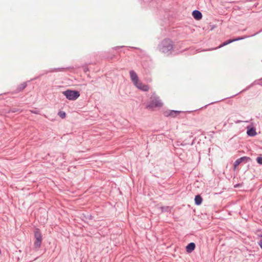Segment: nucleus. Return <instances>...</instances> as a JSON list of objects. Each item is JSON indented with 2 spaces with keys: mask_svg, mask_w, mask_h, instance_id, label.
Returning <instances> with one entry per match:
<instances>
[{
  "mask_svg": "<svg viewBox=\"0 0 262 262\" xmlns=\"http://www.w3.org/2000/svg\"><path fill=\"white\" fill-rule=\"evenodd\" d=\"M247 134L250 137H254L257 134V133L254 127H251L248 128Z\"/></svg>",
  "mask_w": 262,
  "mask_h": 262,
  "instance_id": "nucleus-12",
  "label": "nucleus"
},
{
  "mask_svg": "<svg viewBox=\"0 0 262 262\" xmlns=\"http://www.w3.org/2000/svg\"><path fill=\"white\" fill-rule=\"evenodd\" d=\"M256 161L258 164L262 165V157H257L256 158Z\"/></svg>",
  "mask_w": 262,
  "mask_h": 262,
  "instance_id": "nucleus-21",
  "label": "nucleus"
},
{
  "mask_svg": "<svg viewBox=\"0 0 262 262\" xmlns=\"http://www.w3.org/2000/svg\"><path fill=\"white\" fill-rule=\"evenodd\" d=\"M66 98L69 100H75L80 96V92L78 91L68 90L62 92Z\"/></svg>",
  "mask_w": 262,
  "mask_h": 262,
  "instance_id": "nucleus-2",
  "label": "nucleus"
},
{
  "mask_svg": "<svg viewBox=\"0 0 262 262\" xmlns=\"http://www.w3.org/2000/svg\"><path fill=\"white\" fill-rule=\"evenodd\" d=\"M246 37H238V38H235V39H229L228 40H226V41L224 42L222 44H221V45L219 46V47H218V48H222L224 46H225L231 42H233L234 41H238V40H242V39H245L246 38Z\"/></svg>",
  "mask_w": 262,
  "mask_h": 262,
  "instance_id": "nucleus-6",
  "label": "nucleus"
},
{
  "mask_svg": "<svg viewBox=\"0 0 262 262\" xmlns=\"http://www.w3.org/2000/svg\"><path fill=\"white\" fill-rule=\"evenodd\" d=\"M158 48L161 53L169 55L174 50V44L171 39L166 38L160 42Z\"/></svg>",
  "mask_w": 262,
  "mask_h": 262,
  "instance_id": "nucleus-1",
  "label": "nucleus"
},
{
  "mask_svg": "<svg viewBox=\"0 0 262 262\" xmlns=\"http://www.w3.org/2000/svg\"><path fill=\"white\" fill-rule=\"evenodd\" d=\"M192 15L193 18L196 20H200L202 18V14L199 10H195L193 11Z\"/></svg>",
  "mask_w": 262,
  "mask_h": 262,
  "instance_id": "nucleus-9",
  "label": "nucleus"
},
{
  "mask_svg": "<svg viewBox=\"0 0 262 262\" xmlns=\"http://www.w3.org/2000/svg\"><path fill=\"white\" fill-rule=\"evenodd\" d=\"M242 162H244L245 163H248L251 161V159L250 157L244 156L239 158Z\"/></svg>",
  "mask_w": 262,
  "mask_h": 262,
  "instance_id": "nucleus-15",
  "label": "nucleus"
},
{
  "mask_svg": "<svg viewBox=\"0 0 262 262\" xmlns=\"http://www.w3.org/2000/svg\"><path fill=\"white\" fill-rule=\"evenodd\" d=\"M195 248V244L194 243H190L186 247V251L188 253L192 252Z\"/></svg>",
  "mask_w": 262,
  "mask_h": 262,
  "instance_id": "nucleus-11",
  "label": "nucleus"
},
{
  "mask_svg": "<svg viewBox=\"0 0 262 262\" xmlns=\"http://www.w3.org/2000/svg\"><path fill=\"white\" fill-rule=\"evenodd\" d=\"M129 75L132 82L135 85L136 84H137L138 82H139L138 75L134 70L130 71Z\"/></svg>",
  "mask_w": 262,
  "mask_h": 262,
  "instance_id": "nucleus-5",
  "label": "nucleus"
},
{
  "mask_svg": "<svg viewBox=\"0 0 262 262\" xmlns=\"http://www.w3.org/2000/svg\"><path fill=\"white\" fill-rule=\"evenodd\" d=\"M22 110H20V109L18 108H12L11 109H5V113L9 114L10 113H21L22 112Z\"/></svg>",
  "mask_w": 262,
  "mask_h": 262,
  "instance_id": "nucleus-13",
  "label": "nucleus"
},
{
  "mask_svg": "<svg viewBox=\"0 0 262 262\" xmlns=\"http://www.w3.org/2000/svg\"><path fill=\"white\" fill-rule=\"evenodd\" d=\"M64 68H58V69H53L50 70L49 72H54L60 71L62 70H64Z\"/></svg>",
  "mask_w": 262,
  "mask_h": 262,
  "instance_id": "nucleus-20",
  "label": "nucleus"
},
{
  "mask_svg": "<svg viewBox=\"0 0 262 262\" xmlns=\"http://www.w3.org/2000/svg\"><path fill=\"white\" fill-rule=\"evenodd\" d=\"M58 115L61 118H64L66 116V114L64 112L62 111H59L58 113Z\"/></svg>",
  "mask_w": 262,
  "mask_h": 262,
  "instance_id": "nucleus-19",
  "label": "nucleus"
},
{
  "mask_svg": "<svg viewBox=\"0 0 262 262\" xmlns=\"http://www.w3.org/2000/svg\"><path fill=\"white\" fill-rule=\"evenodd\" d=\"M161 209L162 212H168L170 210V207L169 206L161 207Z\"/></svg>",
  "mask_w": 262,
  "mask_h": 262,
  "instance_id": "nucleus-18",
  "label": "nucleus"
},
{
  "mask_svg": "<svg viewBox=\"0 0 262 262\" xmlns=\"http://www.w3.org/2000/svg\"><path fill=\"white\" fill-rule=\"evenodd\" d=\"M202 198L200 195H196L194 198L195 204L196 205H200L202 202Z\"/></svg>",
  "mask_w": 262,
  "mask_h": 262,
  "instance_id": "nucleus-14",
  "label": "nucleus"
},
{
  "mask_svg": "<svg viewBox=\"0 0 262 262\" xmlns=\"http://www.w3.org/2000/svg\"><path fill=\"white\" fill-rule=\"evenodd\" d=\"M163 105L159 97H154L147 105L148 108H153L157 107H161Z\"/></svg>",
  "mask_w": 262,
  "mask_h": 262,
  "instance_id": "nucleus-4",
  "label": "nucleus"
},
{
  "mask_svg": "<svg viewBox=\"0 0 262 262\" xmlns=\"http://www.w3.org/2000/svg\"><path fill=\"white\" fill-rule=\"evenodd\" d=\"M180 113V111L171 110L168 112H166L165 113V115L166 116H171L172 117H175L178 115H179Z\"/></svg>",
  "mask_w": 262,
  "mask_h": 262,
  "instance_id": "nucleus-10",
  "label": "nucleus"
},
{
  "mask_svg": "<svg viewBox=\"0 0 262 262\" xmlns=\"http://www.w3.org/2000/svg\"><path fill=\"white\" fill-rule=\"evenodd\" d=\"M31 111V112L32 113H33V114H38V111H33V110H31V111Z\"/></svg>",
  "mask_w": 262,
  "mask_h": 262,
  "instance_id": "nucleus-22",
  "label": "nucleus"
},
{
  "mask_svg": "<svg viewBox=\"0 0 262 262\" xmlns=\"http://www.w3.org/2000/svg\"><path fill=\"white\" fill-rule=\"evenodd\" d=\"M27 86V83L26 82H24L19 85H18L16 89L14 90L13 92H12L13 94H17L20 92H22Z\"/></svg>",
  "mask_w": 262,
  "mask_h": 262,
  "instance_id": "nucleus-7",
  "label": "nucleus"
},
{
  "mask_svg": "<svg viewBox=\"0 0 262 262\" xmlns=\"http://www.w3.org/2000/svg\"><path fill=\"white\" fill-rule=\"evenodd\" d=\"M237 186H238V185L236 184V185L234 186V187H237Z\"/></svg>",
  "mask_w": 262,
  "mask_h": 262,
  "instance_id": "nucleus-24",
  "label": "nucleus"
},
{
  "mask_svg": "<svg viewBox=\"0 0 262 262\" xmlns=\"http://www.w3.org/2000/svg\"><path fill=\"white\" fill-rule=\"evenodd\" d=\"M135 86L139 90H141L144 92H147L149 89V87L148 85L144 84L141 82L139 81L135 85Z\"/></svg>",
  "mask_w": 262,
  "mask_h": 262,
  "instance_id": "nucleus-8",
  "label": "nucleus"
},
{
  "mask_svg": "<svg viewBox=\"0 0 262 262\" xmlns=\"http://www.w3.org/2000/svg\"><path fill=\"white\" fill-rule=\"evenodd\" d=\"M118 48H119V47H116L115 48V49L116 50V49H118Z\"/></svg>",
  "mask_w": 262,
  "mask_h": 262,
  "instance_id": "nucleus-23",
  "label": "nucleus"
},
{
  "mask_svg": "<svg viewBox=\"0 0 262 262\" xmlns=\"http://www.w3.org/2000/svg\"><path fill=\"white\" fill-rule=\"evenodd\" d=\"M242 163L239 158L237 159L234 163V169H235L236 167Z\"/></svg>",
  "mask_w": 262,
  "mask_h": 262,
  "instance_id": "nucleus-16",
  "label": "nucleus"
},
{
  "mask_svg": "<svg viewBox=\"0 0 262 262\" xmlns=\"http://www.w3.org/2000/svg\"><path fill=\"white\" fill-rule=\"evenodd\" d=\"M35 241L34 246L35 249H38L41 246L42 238L40 231L38 229H36L34 232Z\"/></svg>",
  "mask_w": 262,
  "mask_h": 262,
  "instance_id": "nucleus-3",
  "label": "nucleus"
},
{
  "mask_svg": "<svg viewBox=\"0 0 262 262\" xmlns=\"http://www.w3.org/2000/svg\"><path fill=\"white\" fill-rule=\"evenodd\" d=\"M258 244L262 249V234L259 235L258 237Z\"/></svg>",
  "mask_w": 262,
  "mask_h": 262,
  "instance_id": "nucleus-17",
  "label": "nucleus"
}]
</instances>
